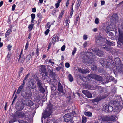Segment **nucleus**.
Instances as JSON below:
<instances>
[{
  "instance_id": "55",
  "label": "nucleus",
  "mask_w": 123,
  "mask_h": 123,
  "mask_svg": "<svg viewBox=\"0 0 123 123\" xmlns=\"http://www.w3.org/2000/svg\"><path fill=\"white\" fill-rule=\"evenodd\" d=\"M59 3H56L55 5V6H56V8H57L59 7Z\"/></svg>"
},
{
  "instance_id": "12",
  "label": "nucleus",
  "mask_w": 123,
  "mask_h": 123,
  "mask_svg": "<svg viewBox=\"0 0 123 123\" xmlns=\"http://www.w3.org/2000/svg\"><path fill=\"white\" fill-rule=\"evenodd\" d=\"M82 92L88 98H91L92 97V94L88 90H83Z\"/></svg>"
},
{
  "instance_id": "57",
  "label": "nucleus",
  "mask_w": 123,
  "mask_h": 123,
  "mask_svg": "<svg viewBox=\"0 0 123 123\" xmlns=\"http://www.w3.org/2000/svg\"><path fill=\"white\" fill-rule=\"evenodd\" d=\"M11 53L10 52H9L8 53V54L7 55V57L8 58H9L11 56Z\"/></svg>"
},
{
  "instance_id": "38",
  "label": "nucleus",
  "mask_w": 123,
  "mask_h": 123,
  "mask_svg": "<svg viewBox=\"0 0 123 123\" xmlns=\"http://www.w3.org/2000/svg\"><path fill=\"white\" fill-rule=\"evenodd\" d=\"M96 68L97 67L95 65H92L91 67V69L92 70H95Z\"/></svg>"
},
{
  "instance_id": "20",
  "label": "nucleus",
  "mask_w": 123,
  "mask_h": 123,
  "mask_svg": "<svg viewBox=\"0 0 123 123\" xmlns=\"http://www.w3.org/2000/svg\"><path fill=\"white\" fill-rule=\"evenodd\" d=\"M115 62L116 66V67L119 66L121 65L120 58L118 57L116 58L114 60Z\"/></svg>"
},
{
  "instance_id": "27",
  "label": "nucleus",
  "mask_w": 123,
  "mask_h": 123,
  "mask_svg": "<svg viewBox=\"0 0 123 123\" xmlns=\"http://www.w3.org/2000/svg\"><path fill=\"white\" fill-rule=\"evenodd\" d=\"M26 104L28 106H31L33 105V103L31 100H29L26 102Z\"/></svg>"
},
{
  "instance_id": "17",
  "label": "nucleus",
  "mask_w": 123,
  "mask_h": 123,
  "mask_svg": "<svg viewBox=\"0 0 123 123\" xmlns=\"http://www.w3.org/2000/svg\"><path fill=\"white\" fill-rule=\"evenodd\" d=\"M28 86L30 88L33 89L36 86V84L35 83L32 81H29L28 84Z\"/></svg>"
},
{
  "instance_id": "16",
  "label": "nucleus",
  "mask_w": 123,
  "mask_h": 123,
  "mask_svg": "<svg viewBox=\"0 0 123 123\" xmlns=\"http://www.w3.org/2000/svg\"><path fill=\"white\" fill-rule=\"evenodd\" d=\"M118 103H116V105H115L113 107V111L114 112L116 111H119L121 110L122 107L120 106H118Z\"/></svg>"
},
{
  "instance_id": "42",
  "label": "nucleus",
  "mask_w": 123,
  "mask_h": 123,
  "mask_svg": "<svg viewBox=\"0 0 123 123\" xmlns=\"http://www.w3.org/2000/svg\"><path fill=\"white\" fill-rule=\"evenodd\" d=\"M56 8L55 9L54 8L53 9V10L52 12V14L53 15H54L55 14L56 12Z\"/></svg>"
},
{
  "instance_id": "49",
  "label": "nucleus",
  "mask_w": 123,
  "mask_h": 123,
  "mask_svg": "<svg viewBox=\"0 0 123 123\" xmlns=\"http://www.w3.org/2000/svg\"><path fill=\"white\" fill-rule=\"evenodd\" d=\"M61 68V67L59 66L55 68L56 70L57 71H59Z\"/></svg>"
},
{
  "instance_id": "23",
  "label": "nucleus",
  "mask_w": 123,
  "mask_h": 123,
  "mask_svg": "<svg viewBox=\"0 0 123 123\" xmlns=\"http://www.w3.org/2000/svg\"><path fill=\"white\" fill-rule=\"evenodd\" d=\"M105 43L107 44V45H103V46H107L108 45L110 46H113V45H114L115 44V43L114 42H109V41H108L107 39L105 40Z\"/></svg>"
},
{
  "instance_id": "4",
  "label": "nucleus",
  "mask_w": 123,
  "mask_h": 123,
  "mask_svg": "<svg viewBox=\"0 0 123 123\" xmlns=\"http://www.w3.org/2000/svg\"><path fill=\"white\" fill-rule=\"evenodd\" d=\"M13 115L14 116V117L17 119L20 118H26L27 117L26 114L21 111H17Z\"/></svg>"
},
{
  "instance_id": "24",
  "label": "nucleus",
  "mask_w": 123,
  "mask_h": 123,
  "mask_svg": "<svg viewBox=\"0 0 123 123\" xmlns=\"http://www.w3.org/2000/svg\"><path fill=\"white\" fill-rule=\"evenodd\" d=\"M82 0H77L76 2V4L75 6V9L78 10Z\"/></svg>"
},
{
  "instance_id": "33",
  "label": "nucleus",
  "mask_w": 123,
  "mask_h": 123,
  "mask_svg": "<svg viewBox=\"0 0 123 123\" xmlns=\"http://www.w3.org/2000/svg\"><path fill=\"white\" fill-rule=\"evenodd\" d=\"M34 24H31L29 25L28 28L29 31L32 30L34 26Z\"/></svg>"
},
{
  "instance_id": "30",
  "label": "nucleus",
  "mask_w": 123,
  "mask_h": 123,
  "mask_svg": "<svg viewBox=\"0 0 123 123\" xmlns=\"http://www.w3.org/2000/svg\"><path fill=\"white\" fill-rule=\"evenodd\" d=\"M84 113L85 115L88 117H91L92 115L91 112L85 111L84 112Z\"/></svg>"
},
{
  "instance_id": "29",
  "label": "nucleus",
  "mask_w": 123,
  "mask_h": 123,
  "mask_svg": "<svg viewBox=\"0 0 123 123\" xmlns=\"http://www.w3.org/2000/svg\"><path fill=\"white\" fill-rule=\"evenodd\" d=\"M12 117H13V119H12L9 121V123H13V122L17 121V119L15 118L14 117V116L12 115Z\"/></svg>"
},
{
  "instance_id": "62",
  "label": "nucleus",
  "mask_w": 123,
  "mask_h": 123,
  "mask_svg": "<svg viewBox=\"0 0 123 123\" xmlns=\"http://www.w3.org/2000/svg\"><path fill=\"white\" fill-rule=\"evenodd\" d=\"M31 57V55H28L27 56V58L28 60H29Z\"/></svg>"
},
{
  "instance_id": "3",
  "label": "nucleus",
  "mask_w": 123,
  "mask_h": 123,
  "mask_svg": "<svg viewBox=\"0 0 123 123\" xmlns=\"http://www.w3.org/2000/svg\"><path fill=\"white\" fill-rule=\"evenodd\" d=\"M89 78L94 79L95 80H97V81H104L103 80V78L95 74H92L90 75L89 77L85 78L86 79L85 80L86 81H89Z\"/></svg>"
},
{
  "instance_id": "10",
  "label": "nucleus",
  "mask_w": 123,
  "mask_h": 123,
  "mask_svg": "<svg viewBox=\"0 0 123 123\" xmlns=\"http://www.w3.org/2000/svg\"><path fill=\"white\" fill-rule=\"evenodd\" d=\"M37 85L38 86V88L39 90L42 93H44L45 92V90L42 87L43 84L42 83L39 81L37 83Z\"/></svg>"
},
{
  "instance_id": "9",
  "label": "nucleus",
  "mask_w": 123,
  "mask_h": 123,
  "mask_svg": "<svg viewBox=\"0 0 123 123\" xmlns=\"http://www.w3.org/2000/svg\"><path fill=\"white\" fill-rule=\"evenodd\" d=\"M58 35H59V34H57L56 36H55L53 38L52 42L49 43L48 46H51L52 44L53 45L55 43L56 41L57 42L59 40V38L58 37Z\"/></svg>"
},
{
  "instance_id": "36",
  "label": "nucleus",
  "mask_w": 123,
  "mask_h": 123,
  "mask_svg": "<svg viewBox=\"0 0 123 123\" xmlns=\"http://www.w3.org/2000/svg\"><path fill=\"white\" fill-rule=\"evenodd\" d=\"M69 80L70 82H72L73 80V79L72 75L71 74H69L68 76Z\"/></svg>"
},
{
  "instance_id": "31",
  "label": "nucleus",
  "mask_w": 123,
  "mask_h": 123,
  "mask_svg": "<svg viewBox=\"0 0 123 123\" xmlns=\"http://www.w3.org/2000/svg\"><path fill=\"white\" fill-rule=\"evenodd\" d=\"M90 71L88 69H82L81 72V73L83 74L89 73Z\"/></svg>"
},
{
  "instance_id": "45",
  "label": "nucleus",
  "mask_w": 123,
  "mask_h": 123,
  "mask_svg": "<svg viewBox=\"0 0 123 123\" xmlns=\"http://www.w3.org/2000/svg\"><path fill=\"white\" fill-rule=\"evenodd\" d=\"M99 19L98 18H96L95 21V24H98L99 23Z\"/></svg>"
},
{
  "instance_id": "35",
  "label": "nucleus",
  "mask_w": 123,
  "mask_h": 123,
  "mask_svg": "<svg viewBox=\"0 0 123 123\" xmlns=\"http://www.w3.org/2000/svg\"><path fill=\"white\" fill-rule=\"evenodd\" d=\"M87 119L86 118L83 116L82 117V123H85L87 122Z\"/></svg>"
},
{
  "instance_id": "39",
  "label": "nucleus",
  "mask_w": 123,
  "mask_h": 123,
  "mask_svg": "<svg viewBox=\"0 0 123 123\" xmlns=\"http://www.w3.org/2000/svg\"><path fill=\"white\" fill-rule=\"evenodd\" d=\"M79 16L78 15L76 18V20H75L74 24L75 25H76L77 23V21L78 20Z\"/></svg>"
},
{
  "instance_id": "41",
  "label": "nucleus",
  "mask_w": 123,
  "mask_h": 123,
  "mask_svg": "<svg viewBox=\"0 0 123 123\" xmlns=\"http://www.w3.org/2000/svg\"><path fill=\"white\" fill-rule=\"evenodd\" d=\"M108 31L109 32V33L110 36L112 37H113L114 36V34L113 32H112V30H111V31Z\"/></svg>"
},
{
  "instance_id": "56",
  "label": "nucleus",
  "mask_w": 123,
  "mask_h": 123,
  "mask_svg": "<svg viewBox=\"0 0 123 123\" xmlns=\"http://www.w3.org/2000/svg\"><path fill=\"white\" fill-rule=\"evenodd\" d=\"M39 53V50L38 48H37V49L36 50V54L37 56H38V55Z\"/></svg>"
},
{
  "instance_id": "25",
  "label": "nucleus",
  "mask_w": 123,
  "mask_h": 123,
  "mask_svg": "<svg viewBox=\"0 0 123 123\" xmlns=\"http://www.w3.org/2000/svg\"><path fill=\"white\" fill-rule=\"evenodd\" d=\"M98 86L94 87L93 85H87L86 86V88L88 89L94 90L98 88Z\"/></svg>"
},
{
  "instance_id": "32",
  "label": "nucleus",
  "mask_w": 123,
  "mask_h": 123,
  "mask_svg": "<svg viewBox=\"0 0 123 123\" xmlns=\"http://www.w3.org/2000/svg\"><path fill=\"white\" fill-rule=\"evenodd\" d=\"M112 18L114 21H116L117 19V16L116 14H114L112 15Z\"/></svg>"
},
{
  "instance_id": "52",
  "label": "nucleus",
  "mask_w": 123,
  "mask_h": 123,
  "mask_svg": "<svg viewBox=\"0 0 123 123\" xmlns=\"http://www.w3.org/2000/svg\"><path fill=\"white\" fill-rule=\"evenodd\" d=\"M64 10H63L61 12L59 15L62 16L64 13Z\"/></svg>"
},
{
  "instance_id": "1",
  "label": "nucleus",
  "mask_w": 123,
  "mask_h": 123,
  "mask_svg": "<svg viewBox=\"0 0 123 123\" xmlns=\"http://www.w3.org/2000/svg\"><path fill=\"white\" fill-rule=\"evenodd\" d=\"M83 57V59L85 61V63H87L88 64H91L93 62V58H90V56H92L93 53L91 52H86L85 53L83 52L82 53Z\"/></svg>"
},
{
  "instance_id": "13",
  "label": "nucleus",
  "mask_w": 123,
  "mask_h": 123,
  "mask_svg": "<svg viewBox=\"0 0 123 123\" xmlns=\"http://www.w3.org/2000/svg\"><path fill=\"white\" fill-rule=\"evenodd\" d=\"M26 80H25V79H24L23 81V83L21 84V86L19 87L18 89L16 92L17 94H19L20 93L22 90L23 89L24 86L25 84V81Z\"/></svg>"
},
{
  "instance_id": "7",
  "label": "nucleus",
  "mask_w": 123,
  "mask_h": 123,
  "mask_svg": "<svg viewBox=\"0 0 123 123\" xmlns=\"http://www.w3.org/2000/svg\"><path fill=\"white\" fill-rule=\"evenodd\" d=\"M92 51L93 52L98 56L100 57H102L103 56L104 54L103 52L99 50V48L96 47L92 50Z\"/></svg>"
},
{
  "instance_id": "18",
  "label": "nucleus",
  "mask_w": 123,
  "mask_h": 123,
  "mask_svg": "<svg viewBox=\"0 0 123 123\" xmlns=\"http://www.w3.org/2000/svg\"><path fill=\"white\" fill-rule=\"evenodd\" d=\"M24 107V105L23 104L21 103H19L17 105L16 107L17 110L21 111L23 110Z\"/></svg>"
},
{
  "instance_id": "64",
  "label": "nucleus",
  "mask_w": 123,
  "mask_h": 123,
  "mask_svg": "<svg viewBox=\"0 0 123 123\" xmlns=\"http://www.w3.org/2000/svg\"><path fill=\"white\" fill-rule=\"evenodd\" d=\"M105 82H108L109 81L108 78H106L105 80Z\"/></svg>"
},
{
  "instance_id": "5",
  "label": "nucleus",
  "mask_w": 123,
  "mask_h": 123,
  "mask_svg": "<svg viewBox=\"0 0 123 123\" xmlns=\"http://www.w3.org/2000/svg\"><path fill=\"white\" fill-rule=\"evenodd\" d=\"M107 58L108 59V60H106V62L104 60V61H103V62H101V64L104 67L106 66L108 64L109 62L111 64H112L113 66L115 65H116L114 60H112L111 58Z\"/></svg>"
},
{
  "instance_id": "58",
  "label": "nucleus",
  "mask_w": 123,
  "mask_h": 123,
  "mask_svg": "<svg viewBox=\"0 0 123 123\" xmlns=\"http://www.w3.org/2000/svg\"><path fill=\"white\" fill-rule=\"evenodd\" d=\"M91 100L92 102L93 103H94L95 102H97V101L96 100V98H95V99H92V100Z\"/></svg>"
},
{
  "instance_id": "48",
  "label": "nucleus",
  "mask_w": 123,
  "mask_h": 123,
  "mask_svg": "<svg viewBox=\"0 0 123 123\" xmlns=\"http://www.w3.org/2000/svg\"><path fill=\"white\" fill-rule=\"evenodd\" d=\"M65 66L66 67L68 68L70 66V65L67 62L65 63Z\"/></svg>"
},
{
  "instance_id": "46",
  "label": "nucleus",
  "mask_w": 123,
  "mask_h": 123,
  "mask_svg": "<svg viewBox=\"0 0 123 123\" xmlns=\"http://www.w3.org/2000/svg\"><path fill=\"white\" fill-rule=\"evenodd\" d=\"M50 31L49 29H47L45 32V35H47Z\"/></svg>"
},
{
  "instance_id": "43",
  "label": "nucleus",
  "mask_w": 123,
  "mask_h": 123,
  "mask_svg": "<svg viewBox=\"0 0 123 123\" xmlns=\"http://www.w3.org/2000/svg\"><path fill=\"white\" fill-rule=\"evenodd\" d=\"M18 121L19 123H27L26 121H24L23 120H18Z\"/></svg>"
},
{
  "instance_id": "2",
  "label": "nucleus",
  "mask_w": 123,
  "mask_h": 123,
  "mask_svg": "<svg viewBox=\"0 0 123 123\" xmlns=\"http://www.w3.org/2000/svg\"><path fill=\"white\" fill-rule=\"evenodd\" d=\"M118 35L117 36V40L118 41L117 42L118 45H121V43H123V32L119 28L118 29Z\"/></svg>"
},
{
  "instance_id": "50",
  "label": "nucleus",
  "mask_w": 123,
  "mask_h": 123,
  "mask_svg": "<svg viewBox=\"0 0 123 123\" xmlns=\"http://www.w3.org/2000/svg\"><path fill=\"white\" fill-rule=\"evenodd\" d=\"M83 39L85 40H86L88 38L87 36L86 35H84L83 36Z\"/></svg>"
},
{
  "instance_id": "19",
  "label": "nucleus",
  "mask_w": 123,
  "mask_h": 123,
  "mask_svg": "<svg viewBox=\"0 0 123 123\" xmlns=\"http://www.w3.org/2000/svg\"><path fill=\"white\" fill-rule=\"evenodd\" d=\"M97 40V42H99V41L101 42H104L105 43V40L104 38H103L102 36L100 35H99L98 37Z\"/></svg>"
},
{
  "instance_id": "47",
  "label": "nucleus",
  "mask_w": 123,
  "mask_h": 123,
  "mask_svg": "<svg viewBox=\"0 0 123 123\" xmlns=\"http://www.w3.org/2000/svg\"><path fill=\"white\" fill-rule=\"evenodd\" d=\"M37 17L39 18H43L42 15L40 13L37 14Z\"/></svg>"
},
{
  "instance_id": "44",
  "label": "nucleus",
  "mask_w": 123,
  "mask_h": 123,
  "mask_svg": "<svg viewBox=\"0 0 123 123\" xmlns=\"http://www.w3.org/2000/svg\"><path fill=\"white\" fill-rule=\"evenodd\" d=\"M49 61L48 62L51 63V65L52 66H53V65L54 64V62H53V61H52V60L51 59H50L48 60Z\"/></svg>"
},
{
  "instance_id": "34",
  "label": "nucleus",
  "mask_w": 123,
  "mask_h": 123,
  "mask_svg": "<svg viewBox=\"0 0 123 123\" xmlns=\"http://www.w3.org/2000/svg\"><path fill=\"white\" fill-rule=\"evenodd\" d=\"M104 49L107 51H111V47H104Z\"/></svg>"
},
{
  "instance_id": "54",
  "label": "nucleus",
  "mask_w": 123,
  "mask_h": 123,
  "mask_svg": "<svg viewBox=\"0 0 123 123\" xmlns=\"http://www.w3.org/2000/svg\"><path fill=\"white\" fill-rule=\"evenodd\" d=\"M15 7L16 5L15 4L13 5L12 6V10L13 11L14 10H15Z\"/></svg>"
},
{
  "instance_id": "51",
  "label": "nucleus",
  "mask_w": 123,
  "mask_h": 123,
  "mask_svg": "<svg viewBox=\"0 0 123 123\" xmlns=\"http://www.w3.org/2000/svg\"><path fill=\"white\" fill-rule=\"evenodd\" d=\"M31 19H34L35 17V14H32L31 15Z\"/></svg>"
},
{
  "instance_id": "15",
  "label": "nucleus",
  "mask_w": 123,
  "mask_h": 123,
  "mask_svg": "<svg viewBox=\"0 0 123 123\" xmlns=\"http://www.w3.org/2000/svg\"><path fill=\"white\" fill-rule=\"evenodd\" d=\"M64 121L65 122H68L71 119V116L69 113L65 114L64 116Z\"/></svg>"
},
{
  "instance_id": "63",
  "label": "nucleus",
  "mask_w": 123,
  "mask_h": 123,
  "mask_svg": "<svg viewBox=\"0 0 123 123\" xmlns=\"http://www.w3.org/2000/svg\"><path fill=\"white\" fill-rule=\"evenodd\" d=\"M65 49V47H62L61 48V50L62 51H64Z\"/></svg>"
},
{
  "instance_id": "21",
  "label": "nucleus",
  "mask_w": 123,
  "mask_h": 123,
  "mask_svg": "<svg viewBox=\"0 0 123 123\" xmlns=\"http://www.w3.org/2000/svg\"><path fill=\"white\" fill-rule=\"evenodd\" d=\"M58 90L61 93H63L64 92L63 87L62 85L59 82L58 84Z\"/></svg>"
},
{
  "instance_id": "8",
  "label": "nucleus",
  "mask_w": 123,
  "mask_h": 123,
  "mask_svg": "<svg viewBox=\"0 0 123 123\" xmlns=\"http://www.w3.org/2000/svg\"><path fill=\"white\" fill-rule=\"evenodd\" d=\"M21 95L25 98H29L31 96L32 93L30 91H26L25 93L23 91H21Z\"/></svg>"
},
{
  "instance_id": "14",
  "label": "nucleus",
  "mask_w": 123,
  "mask_h": 123,
  "mask_svg": "<svg viewBox=\"0 0 123 123\" xmlns=\"http://www.w3.org/2000/svg\"><path fill=\"white\" fill-rule=\"evenodd\" d=\"M48 74L53 80H54L55 78V74L53 72V71L50 69H49L47 71Z\"/></svg>"
},
{
  "instance_id": "28",
  "label": "nucleus",
  "mask_w": 123,
  "mask_h": 123,
  "mask_svg": "<svg viewBox=\"0 0 123 123\" xmlns=\"http://www.w3.org/2000/svg\"><path fill=\"white\" fill-rule=\"evenodd\" d=\"M11 32L12 31L11 29H9L7 30V31L5 34V38H6L11 33Z\"/></svg>"
},
{
  "instance_id": "59",
  "label": "nucleus",
  "mask_w": 123,
  "mask_h": 123,
  "mask_svg": "<svg viewBox=\"0 0 123 123\" xmlns=\"http://www.w3.org/2000/svg\"><path fill=\"white\" fill-rule=\"evenodd\" d=\"M69 0H67L66 3V6L67 7L68 6V5L69 4Z\"/></svg>"
},
{
  "instance_id": "61",
  "label": "nucleus",
  "mask_w": 123,
  "mask_h": 123,
  "mask_svg": "<svg viewBox=\"0 0 123 123\" xmlns=\"http://www.w3.org/2000/svg\"><path fill=\"white\" fill-rule=\"evenodd\" d=\"M120 27L121 29H122V30H121L122 31V30L123 31V22L121 24Z\"/></svg>"
},
{
  "instance_id": "37",
  "label": "nucleus",
  "mask_w": 123,
  "mask_h": 123,
  "mask_svg": "<svg viewBox=\"0 0 123 123\" xmlns=\"http://www.w3.org/2000/svg\"><path fill=\"white\" fill-rule=\"evenodd\" d=\"M53 24H51L50 22H48L46 24V25L47 26V28H48L49 29L50 28L51 25H52Z\"/></svg>"
},
{
  "instance_id": "11",
  "label": "nucleus",
  "mask_w": 123,
  "mask_h": 123,
  "mask_svg": "<svg viewBox=\"0 0 123 123\" xmlns=\"http://www.w3.org/2000/svg\"><path fill=\"white\" fill-rule=\"evenodd\" d=\"M47 65H43L40 66V70L42 72L45 73V76H48V73L46 72V67Z\"/></svg>"
},
{
  "instance_id": "40",
  "label": "nucleus",
  "mask_w": 123,
  "mask_h": 123,
  "mask_svg": "<svg viewBox=\"0 0 123 123\" xmlns=\"http://www.w3.org/2000/svg\"><path fill=\"white\" fill-rule=\"evenodd\" d=\"M77 50L76 48H74L73 50V51L72 53V55H74L75 53H76Z\"/></svg>"
},
{
  "instance_id": "26",
  "label": "nucleus",
  "mask_w": 123,
  "mask_h": 123,
  "mask_svg": "<svg viewBox=\"0 0 123 123\" xmlns=\"http://www.w3.org/2000/svg\"><path fill=\"white\" fill-rule=\"evenodd\" d=\"M25 59V57L24 55L19 56V58L18 61L20 63H23Z\"/></svg>"
},
{
  "instance_id": "6",
  "label": "nucleus",
  "mask_w": 123,
  "mask_h": 123,
  "mask_svg": "<svg viewBox=\"0 0 123 123\" xmlns=\"http://www.w3.org/2000/svg\"><path fill=\"white\" fill-rule=\"evenodd\" d=\"M103 110L107 113L113 111V106L109 105H105L103 107Z\"/></svg>"
},
{
  "instance_id": "53",
  "label": "nucleus",
  "mask_w": 123,
  "mask_h": 123,
  "mask_svg": "<svg viewBox=\"0 0 123 123\" xmlns=\"http://www.w3.org/2000/svg\"><path fill=\"white\" fill-rule=\"evenodd\" d=\"M74 12V10L73 9V8H71V12H70V16H71V17H72V14L73 13V12Z\"/></svg>"
},
{
  "instance_id": "22",
  "label": "nucleus",
  "mask_w": 123,
  "mask_h": 123,
  "mask_svg": "<svg viewBox=\"0 0 123 123\" xmlns=\"http://www.w3.org/2000/svg\"><path fill=\"white\" fill-rule=\"evenodd\" d=\"M106 97V95L105 94H104L102 96H98L96 98L97 101V102L101 100L102 99L105 98Z\"/></svg>"
},
{
  "instance_id": "60",
  "label": "nucleus",
  "mask_w": 123,
  "mask_h": 123,
  "mask_svg": "<svg viewBox=\"0 0 123 123\" xmlns=\"http://www.w3.org/2000/svg\"><path fill=\"white\" fill-rule=\"evenodd\" d=\"M36 11V9L35 8H33L32 9V12H35Z\"/></svg>"
}]
</instances>
